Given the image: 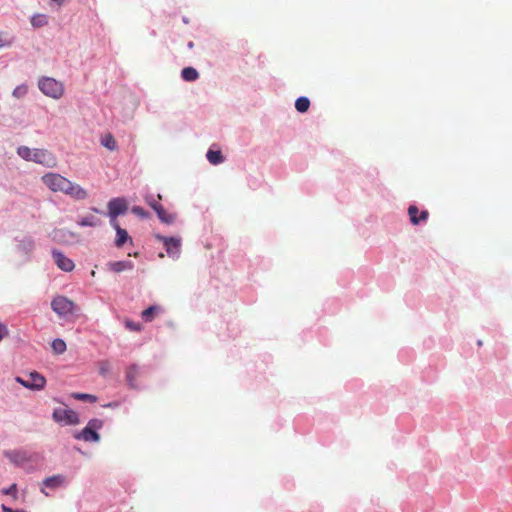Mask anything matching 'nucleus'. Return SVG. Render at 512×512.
I'll return each mask as SVG.
<instances>
[{
    "mask_svg": "<svg viewBox=\"0 0 512 512\" xmlns=\"http://www.w3.org/2000/svg\"><path fill=\"white\" fill-rule=\"evenodd\" d=\"M418 212H419L418 208L416 206H414V205H411L408 208V214H409V217H410V221L414 225H417L420 222L427 220L428 215H429L428 211H426V210L422 211L419 216H418Z\"/></svg>",
    "mask_w": 512,
    "mask_h": 512,
    "instance_id": "nucleus-13",
    "label": "nucleus"
},
{
    "mask_svg": "<svg viewBox=\"0 0 512 512\" xmlns=\"http://www.w3.org/2000/svg\"><path fill=\"white\" fill-rule=\"evenodd\" d=\"M161 311H162V307H160L158 305H152V306L148 307L147 309H145L144 311H142L141 315L144 318L159 317Z\"/></svg>",
    "mask_w": 512,
    "mask_h": 512,
    "instance_id": "nucleus-23",
    "label": "nucleus"
},
{
    "mask_svg": "<svg viewBox=\"0 0 512 512\" xmlns=\"http://www.w3.org/2000/svg\"><path fill=\"white\" fill-rule=\"evenodd\" d=\"M52 419L61 426H73L80 423L78 413L68 408H55L52 413Z\"/></svg>",
    "mask_w": 512,
    "mask_h": 512,
    "instance_id": "nucleus-6",
    "label": "nucleus"
},
{
    "mask_svg": "<svg viewBox=\"0 0 512 512\" xmlns=\"http://www.w3.org/2000/svg\"><path fill=\"white\" fill-rule=\"evenodd\" d=\"M134 267L131 261H115L108 263V268L116 273L123 272L125 270H132Z\"/></svg>",
    "mask_w": 512,
    "mask_h": 512,
    "instance_id": "nucleus-15",
    "label": "nucleus"
},
{
    "mask_svg": "<svg viewBox=\"0 0 512 512\" xmlns=\"http://www.w3.org/2000/svg\"><path fill=\"white\" fill-rule=\"evenodd\" d=\"M181 76L185 81H195L199 77V73L193 67H186L182 70Z\"/></svg>",
    "mask_w": 512,
    "mask_h": 512,
    "instance_id": "nucleus-20",
    "label": "nucleus"
},
{
    "mask_svg": "<svg viewBox=\"0 0 512 512\" xmlns=\"http://www.w3.org/2000/svg\"><path fill=\"white\" fill-rule=\"evenodd\" d=\"M17 153L27 161H34L47 167H54L56 165L54 155L45 149H30L27 146H21L17 149Z\"/></svg>",
    "mask_w": 512,
    "mask_h": 512,
    "instance_id": "nucleus-2",
    "label": "nucleus"
},
{
    "mask_svg": "<svg viewBox=\"0 0 512 512\" xmlns=\"http://www.w3.org/2000/svg\"><path fill=\"white\" fill-rule=\"evenodd\" d=\"M51 306L52 309L58 314V316H78V314L75 313L77 307L71 300H69L66 297H56L55 299H53Z\"/></svg>",
    "mask_w": 512,
    "mask_h": 512,
    "instance_id": "nucleus-9",
    "label": "nucleus"
},
{
    "mask_svg": "<svg viewBox=\"0 0 512 512\" xmlns=\"http://www.w3.org/2000/svg\"><path fill=\"white\" fill-rule=\"evenodd\" d=\"M154 211L163 223L171 224L175 220V216L168 213L161 204Z\"/></svg>",
    "mask_w": 512,
    "mask_h": 512,
    "instance_id": "nucleus-17",
    "label": "nucleus"
},
{
    "mask_svg": "<svg viewBox=\"0 0 512 512\" xmlns=\"http://www.w3.org/2000/svg\"><path fill=\"white\" fill-rule=\"evenodd\" d=\"M53 259L58 266L59 269L70 272L74 269L75 265L74 262L66 257L63 253L57 250H53L52 252Z\"/></svg>",
    "mask_w": 512,
    "mask_h": 512,
    "instance_id": "nucleus-12",
    "label": "nucleus"
},
{
    "mask_svg": "<svg viewBox=\"0 0 512 512\" xmlns=\"http://www.w3.org/2000/svg\"><path fill=\"white\" fill-rule=\"evenodd\" d=\"M38 88L47 97L58 100L65 92L64 84L51 77H41L38 80Z\"/></svg>",
    "mask_w": 512,
    "mask_h": 512,
    "instance_id": "nucleus-5",
    "label": "nucleus"
},
{
    "mask_svg": "<svg viewBox=\"0 0 512 512\" xmlns=\"http://www.w3.org/2000/svg\"><path fill=\"white\" fill-rule=\"evenodd\" d=\"M15 381L19 383L26 389L32 391H41L46 386V378L38 373L37 371H32L29 373V379L25 380L22 377L17 376Z\"/></svg>",
    "mask_w": 512,
    "mask_h": 512,
    "instance_id": "nucleus-7",
    "label": "nucleus"
},
{
    "mask_svg": "<svg viewBox=\"0 0 512 512\" xmlns=\"http://www.w3.org/2000/svg\"><path fill=\"white\" fill-rule=\"evenodd\" d=\"M107 406H108V407H116V406H117V404L110 403V404H108Z\"/></svg>",
    "mask_w": 512,
    "mask_h": 512,
    "instance_id": "nucleus-37",
    "label": "nucleus"
},
{
    "mask_svg": "<svg viewBox=\"0 0 512 512\" xmlns=\"http://www.w3.org/2000/svg\"><path fill=\"white\" fill-rule=\"evenodd\" d=\"M72 397L76 400L88 401L91 403H94L97 400L96 396H94L92 394H86V393H73Z\"/></svg>",
    "mask_w": 512,
    "mask_h": 512,
    "instance_id": "nucleus-26",
    "label": "nucleus"
},
{
    "mask_svg": "<svg viewBox=\"0 0 512 512\" xmlns=\"http://www.w3.org/2000/svg\"><path fill=\"white\" fill-rule=\"evenodd\" d=\"M4 457L17 467L23 468L27 473L34 472L35 468L30 464L37 455L29 454L24 450L4 451Z\"/></svg>",
    "mask_w": 512,
    "mask_h": 512,
    "instance_id": "nucleus-4",
    "label": "nucleus"
},
{
    "mask_svg": "<svg viewBox=\"0 0 512 512\" xmlns=\"http://www.w3.org/2000/svg\"><path fill=\"white\" fill-rule=\"evenodd\" d=\"M41 180L54 193H63L77 201L85 200L88 197L86 189L58 173H47L42 176Z\"/></svg>",
    "mask_w": 512,
    "mask_h": 512,
    "instance_id": "nucleus-1",
    "label": "nucleus"
},
{
    "mask_svg": "<svg viewBox=\"0 0 512 512\" xmlns=\"http://www.w3.org/2000/svg\"><path fill=\"white\" fill-rule=\"evenodd\" d=\"M13 44V39H7L4 33L0 32V48L9 47Z\"/></svg>",
    "mask_w": 512,
    "mask_h": 512,
    "instance_id": "nucleus-33",
    "label": "nucleus"
},
{
    "mask_svg": "<svg viewBox=\"0 0 512 512\" xmlns=\"http://www.w3.org/2000/svg\"><path fill=\"white\" fill-rule=\"evenodd\" d=\"M68 485V479L63 474H55L49 477H46L41 482L40 491L45 496H50V493L47 490H58L61 488H65Z\"/></svg>",
    "mask_w": 512,
    "mask_h": 512,
    "instance_id": "nucleus-8",
    "label": "nucleus"
},
{
    "mask_svg": "<svg viewBox=\"0 0 512 512\" xmlns=\"http://www.w3.org/2000/svg\"><path fill=\"white\" fill-rule=\"evenodd\" d=\"M145 201L153 210H155L160 205L159 201L156 200L153 196H146Z\"/></svg>",
    "mask_w": 512,
    "mask_h": 512,
    "instance_id": "nucleus-34",
    "label": "nucleus"
},
{
    "mask_svg": "<svg viewBox=\"0 0 512 512\" xmlns=\"http://www.w3.org/2000/svg\"><path fill=\"white\" fill-rule=\"evenodd\" d=\"M156 239L163 242L167 255L173 259H177L181 250V239L176 237H165L157 234Z\"/></svg>",
    "mask_w": 512,
    "mask_h": 512,
    "instance_id": "nucleus-11",
    "label": "nucleus"
},
{
    "mask_svg": "<svg viewBox=\"0 0 512 512\" xmlns=\"http://www.w3.org/2000/svg\"><path fill=\"white\" fill-rule=\"evenodd\" d=\"M131 212L140 218H147L148 213L141 206H134Z\"/></svg>",
    "mask_w": 512,
    "mask_h": 512,
    "instance_id": "nucleus-30",
    "label": "nucleus"
},
{
    "mask_svg": "<svg viewBox=\"0 0 512 512\" xmlns=\"http://www.w3.org/2000/svg\"><path fill=\"white\" fill-rule=\"evenodd\" d=\"M52 349L56 354H63L66 351V343L62 339H55L52 342Z\"/></svg>",
    "mask_w": 512,
    "mask_h": 512,
    "instance_id": "nucleus-25",
    "label": "nucleus"
},
{
    "mask_svg": "<svg viewBox=\"0 0 512 512\" xmlns=\"http://www.w3.org/2000/svg\"><path fill=\"white\" fill-rule=\"evenodd\" d=\"M31 24L35 28H40L48 24V17L45 14H35L31 17Z\"/></svg>",
    "mask_w": 512,
    "mask_h": 512,
    "instance_id": "nucleus-21",
    "label": "nucleus"
},
{
    "mask_svg": "<svg viewBox=\"0 0 512 512\" xmlns=\"http://www.w3.org/2000/svg\"><path fill=\"white\" fill-rule=\"evenodd\" d=\"M21 247L27 252L32 251L34 249V241L31 238L24 239L21 242Z\"/></svg>",
    "mask_w": 512,
    "mask_h": 512,
    "instance_id": "nucleus-31",
    "label": "nucleus"
},
{
    "mask_svg": "<svg viewBox=\"0 0 512 512\" xmlns=\"http://www.w3.org/2000/svg\"><path fill=\"white\" fill-rule=\"evenodd\" d=\"M111 225L116 230L117 238L115 240V244L117 247H122L127 240L132 241L131 238L129 237L127 231L125 229L121 228L119 226L118 222L111 223Z\"/></svg>",
    "mask_w": 512,
    "mask_h": 512,
    "instance_id": "nucleus-14",
    "label": "nucleus"
},
{
    "mask_svg": "<svg viewBox=\"0 0 512 512\" xmlns=\"http://www.w3.org/2000/svg\"><path fill=\"white\" fill-rule=\"evenodd\" d=\"M310 101L307 97H299L295 102V108L297 111L304 113L309 109Z\"/></svg>",
    "mask_w": 512,
    "mask_h": 512,
    "instance_id": "nucleus-24",
    "label": "nucleus"
},
{
    "mask_svg": "<svg viewBox=\"0 0 512 512\" xmlns=\"http://www.w3.org/2000/svg\"><path fill=\"white\" fill-rule=\"evenodd\" d=\"M125 328L130 331H140L142 329L141 322H124Z\"/></svg>",
    "mask_w": 512,
    "mask_h": 512,
    "instance_id": "nucleus-32",
    "label": "nucleus"
},
{
    "mask_svg": "<svg viewBox=\"0 0 512 512\" xmlns=\"http://www.w3.org/2000/svg\"><path fill=\"white\" fill-rule=\"evenodd\" d=\"M206 156L208 161L213 165H218L224 161V157L219 150L209 149Z\"/></svg>",
    "mask_w": 512,
    "mask_h": 512,
    "instance_id": "nucleus-18",
    "label": "nucleus"
},
{
    "mask_svg": "<svg viewBox=\"0 0 512 512\" xmlns=\"http://www.w3.org/2000/svg\"><path fill=\"white\" fill-rule=\"evenodd\" d=\"M108 216L110 217V223H115L117 221V217L119 215H123L126 213L128 209V204L125 198L117 197L111 199L108 204Z\"/></svg>",
    "mask_w": 512,
    "mask_h": 512,
    "instance_id": "nucleus-10",
    "label": "nucleus"
},
{
    "mask_svg": "<svg viewBox=\"0 0 512 512\" xmlns=\"http://www.w3.org/2000/svg\"><path fill=\"white\" fill-rule=\"evenodd\" d=\"M159 257H160V258H164V254H163V253H160V254H159Z\"/></svg>",
    "mask_w": 512,
    "mask_h": 512,
    "instance_id": "nucleus-38",
    "label": "nucleus"
},
{
    "mask_svg": "<svg viewBox=\"0 0 512 512\" xmlns=\"http://www.w3.org/2000/svg\"><path fill=\"white\" fill-rule=\"evenodd\" d=\"M139 374V368L136 365L130 366L126 371V380L131 388H137L136 379Z\"/></svg>",
    "mask_w": 512,
    "mask_h": 512,
    "instance_id": "nucleus-16",
    "label": "nucleus"
},
{
    "mask_svg": "<svg viewBox=\"0 0 512 512\" xmlns=\"http://www.w3.org/2000/svg\"><path fill=\"white\" fill-rule=\"evenodd\" d=\"M28 92V87L26 85H19L13 90V96L16 98L24 97Z\"/></svg>",
    "mask_w": 512,
    "mask_h": 512,
    "instance_id": "nucleus-28",
    "label": "nucleus"
},
{
    "mask_svg": "<svg viewBox=\"0 0 512 512\" xmlns=\"http://www.w3.org/2000/svg\"><path fill=\"white\" fill-rule=\"evenodd\" d=\"M2 512H25L23 510H12L11 508L7 507L6 505H1Z\"/></svg>",
    "mask_w": 512,
    "mask_h": 512,
    "instance_id": "nucleus-36",
    "label": "nucleus"
},
{
    "mask_svg": "<svg viewBox=\"0 0 512 512\" xmlns=\"http://www.w3.org/2000/svg\"><path fill=\"white\" fill-rule=\"evenodd\" d=\"M101 221L99 218L93 216V215H89V216H86V217H83L79 222L78 224L82 227H85V226H89V227H95V226H98L100 225Z\"/></svg>",
    "mask_w": 512,
    "mask_h": 512,
    "instance_id": "nucleus-22",
    "label": "nucleus"
},
{
    "mask_svg": "<svg viewBox=\"0 0 512 512\" xmlns=\"http://www.w3.org/2000/svg\"><path fill=\"white\" fill-rule=\"evenodd\" d=\"M101 144L110 151L117 149V142L112 134L107 133L101 138Z\"/></svg>",
    "mask_w": 512,
    "mask_h": 512,
    "instance_id": "nucleus-19",
    "label": "nucleus"
},
{
    "mask_svg": "<svg viewBox=\"0 0 512 512\" xmlns=\"http://www.w3.org/2000/svg\"><path fill=\"white\" fill-rule=\"evenodd\" d=\"M8 334V329L7 327L2 323L0 322V341L5 337L7 336Z\"/></svg>",
    "mask_w": 512,
    "mask_h": 512,
    "instance_id": "nucleus-35",
    "label": "nucleus"
},
{
    "mask_svg": "<svg viewBox=\"0 0 512 512\" xmlns=\"http://www.w3.org/2000/svg\"><path fill=\"white\" fill-rule=\"evenodd\" d=\"M103 425L104 422L101 419H90L81 431L74 434V438L89 443H98L101 439L99 430L102 429Z\"/></svg>",
    "mask_w": 512,
    "mask_h": 512,
    "instance_id": "nucleus-3",
    "label": "nucleus"
},
{
    "mask_svg": "<svg viewBox=\"0 0 512 512\" xmlns=\"http://www.w3.org/2000/svg\"><path fill=\"white\" fill-rule=\"evenodd\" d=\"M2 493L5 494V495H9L11 496L13 499H17L18 498V489H17V485L15 483H13L12 485H10L8 488H5L2 490Z\"/></svg>",
    "mask_w": 512,
    "mask_h": 512,
    "instance_id": "nucleus-27",
    "label": "nucleus"
},
{
    "mask_svg": "<svg viewBox=\"0 0 512 512\" xmlns=\"http://www.w3.org/2000/svg\"><path fill=\"white\" fill-rule=\"evenodd\" d=\"M111 370L110 363L108 361H101L99 363V373L102 376H106Z\"/></svg>",
    "mask_w": 512,
    "mask_h": 512,
    "instance_id": "nucleus-29",
    "label": "nucleus"
}]
</instances>
